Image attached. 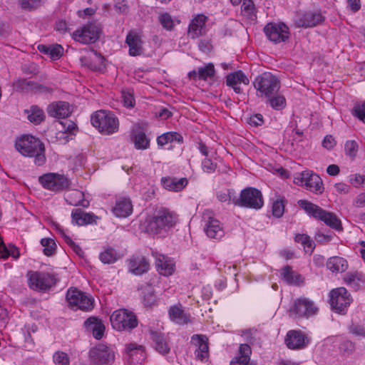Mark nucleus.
<instances>
[{"label":"nucleus","instance_id":"f257e3e1","mask_svg":"<svg viewBox=\"0 0 365 365\" xmlns=\"http://www.w3.org/2000/svg\"><path fill=\"white\" fill-rule=\"evenodd\" d=\"M16 149L24 156L34 158L36 165H43L46 162L45 146L38 138L26 135L16 140Z\"/></svg>","mask_w":365,"mask_h":365},{"label":"nucleus","instance_id":"f03ea898","mask_svg":"<svg viewBox=\"0 0 365 365\" xmlns=\"http://www.w3.org/2000/svg\"><path fill=\"white\" fill-rule=\"evenodd\" d=\"M178 220L176 214L168 209L162 208L145 220V230L150 234H161L173 227Z\"/></svg>","mask_w":365,"mask_h":365},{"label":"nucleus","instance_id":"7ed1b4c3","mask_svg":"<svg viewBox=\"0 0 365 365\" xmlns=\"http://www.w3.org/2000/svg\"><path fill=\"white\" fill-rule=\"evenodd\" d=\"M297 204L309 217L324 222L327 226L336 230H342L341 220L334 213L327 211L307 200H299Z\"/></svg>","mask_w":365,"mask_h":365},{"label":"nucleus","instance_id":"20e7f679","mask_svg":"<svg viewBox=\"0 0 365 365\" xmlns=\"http://www.w3.org/2000/svg\"><path fill=\"white\" fill-rule=\"evenodd\" d=\"M91 124L103 135H112L119 128V120L115 115L105 110H100L91 115Z\"/></svg>","mask_w":365,"mask_h":365},{"label":"nucleus","instance_id":"39448f33","mask_svg":"<svg viewBox=\"0 0 365 365\" xmlns=\"http://www.w3.org/2000/svg\"><path fill=\"white\" fill-rule=\"evenodd\" d=\"M233 204L241 207L259 210L264 205V200L259 190L247 187L240 192V197H233Z\"/></svg>","mask_w":365,"mask_h":365},{"label":"nucleus","instance_id":"423d86ee","mask_svg":"<svg viewBox=\"0 0 365 365\" xmlns=\"http://www.w3.org/2000/svg\"><path fill=\"white\" fill-rule=\"evenodd\" d=\"M257 96L261 98L271 97L278 93L280 88L279 79L270 73H263L258 76L253 82Z\"/></svg>","mask_w":365,"mask_h":365},{"label":"nucleus","instance_id":"0eeeda50","mask_svg":"<svg viewBox=\"0 0 365 365\" xmlns=\"http://www.w3.org/2000/svg\"><path fill=\"white\" fill-rule=\"evenodd\" d=\"M352 301L351 294L344 287L335 288L329 292L331 309L336 314L345 315Z\"/></svg>","mask_w":365,"mask_h":365},{"label":"nucleus","instance_id":"6e6552de","mask_svg":"<svg viewBox=\"0 0 365 365\" xmlns=\"http://www.w3.org/2000/svg\"><path fill=\"white\" fill-rule=\"evenodd\" d=\"M112 327L120 331H130L138 326L135 314L125 309H118L110 316Z\"/></svg>","mask_w":365,"mask_h":365},{"label":"nucleus","instance_id":"1a4fd4ad","mask_svg":"<svg viewBox=\"0 0 365 365\" xmlns=\"http://www.w3.org/2000/svg\"><path fill=\"white\" fill-rule=\"evenodd\" d=\"M38 181L43 188L54 192H61L70 187L71 180L64 175L48 173L39 176Z\"/></svg>","mask_w":365,"mask_h":365},{"label":"nucleus","instance_id":"9d476101","mask_svg":"<svg viewBox=\"0 0 365 365\" xmlns=\"http://www.w3.org/2000/svg\"><path fill=\"white\" fill-rule=\"evenodd\" d=\"M89 358L96 365H111L115 361V352L110 345L99 343L90 349Z\"/></svg>","mask_w":365,"mask_h":365},{"label":"nucleus","instance_id":"9b49d317","mask_svg":"<svg viewBox=\"0 0 365 365\" xmlns=\"http://www.w3.org/2000/svg\"><path fill=\"white\" fill-rule=\"evenodd\" d=\"M294 182L315 194H322L324 190L322 178L312 171L305 170L294 178Z\"/></svg>","mask_w":365,"mask_h":365},{"label":"nucleus","instance_id":"f8f14e48","mask_svg":"<svg viewBox=\"0 0 365 365\" xmlns=\"http://www.w3.org/2000/svg\"><path fill=\"white\" fill-rule=\"evenodd\" d=\"M66 300L70 307L83 311L91 310L93 307V299L76 288H70L66 293Z\"/></svg>","mask_w":365,"mask_h":365},{"label":"nucleus","instance_id":"ddd939ff","mask_svg":"<svg viewBox=\"0 0 365 365\" xmlns=\"http://www.w3.org/2000/svg\"><path fill=\"white\" fill-rule=\"evenodd\" d=\"M101 33V29L96 24H83L72 34L73 38L82 44L96 42Z\"/></svg>","mask_w":365,"mask_h":365},{"label":"nucleus","instance_id":"4468645a","mask_svg":"<svg viewBox=\"0 0 365 365\" xmlns=\"http://www.w3.org/2000/svg\"><path fill=\"white\" fill-rule=\"evenodd\" d=\"M202 220L205 222L204 230L207 237L220 239L225 235L221 222L214 217L212 211L205 210L202 213Z\"/></svg>","mask_w":365,"mask_h":365},{"label":"nucleus","instance_id":"2eb2a0df","mask_svg":"<svg viewBox=\"0 0 365 365\" xmlns=\"http://www.w3.org/2000/svg\"><path fill=\"white\" fill-rule=\"evenodd\" d=\"M29 287L34 290L45 291L56 284L53 276L47 272H32L29 278Z\"/></svg>","mask_w":365,"mask_h":365},{"label":"nucleus","instance_id":"dca6fc26","mask_svg":"<svg viewBox=\"0 0 365 365\" xmlns=\"http://www.w3.org/2000/svg\"><path fill=\"white\" fill-rule=\"evenodd\" d=\"M317 311L318 308L312 301L306 298H299L294 301L292 307L290 308L289 312L297 318H308L315 314Z\"/></svg>","mask_w":365,"mask_h":365},{"label":"nucleus","instance_id":"f3484780","mask_svg":"<svg viewBox=\"0 0 365 365\" xmlns=\"http://www.w3.org/2000/svg\"><path fill=\"white\" fill-rule=\"evenodd\" d=\"M309 341L308 336L301 330H289L284 338L286 346L292 350L303 349L308 346Z\"/></svg>","mask_w":365,"mask_h":365},{"label":"nucleus","instance_id":"a211bd4d","mask_svg":"<svg viewBox=\"0 0 365 365\" xmlns=\"http://www.w3.org/2000/svg\"><path fill=\"white\" fill-rule=\"evenodd\" d=\"M264 31L267 37L275 43L285 41L289 36L287 24H266Z\"/></svg>","mask_w":365,"mask_h":365},{"label":"nucleus","instance_id":"6ab92c4d","mask_svg":"<svg viewBox=\"0 0 365 365\" xmlns=\"http://www.w3.org/2000/svg\"><path fill=\"white\" fill-rule=\"evenodd\" d=\"M143 31L140 29L130 30L125 38V43L129 47V55L131 56H140L143 51Z\"/></svg>","mask_w":365,"mask_h":365},{"label":"nucleus","instance_id":"aec40b11","mask_svg":"<svg viewBox=\"0 0 365 365\" xmlns=\"http://www.w3.org/2000/svg\"><path fill=\"white\" fill-rule=\"evenodd\" d=\"M152 255L155 259V266L159 274L163 276L173 274L175 270V264L170 257L155 252H152Z\"/></svg>","mask_w":365,"mask_h":365},{"label":"nucleus","instance_id":"412c9836","mask_svg":"<svg viewBox=\"0 0 365 365\" xmlns=\"http://www.w3.org/2000/svg\"><path fill=\"white\" fill-rule=\"evenodd\" d=\"M130 138L137 150H145L150 146V139L140 125H135L133 127Z\"/></svg>","mask_w":365,"mask_h":365},{"label":"nucleus","instance_id":"4be33fe9","mask_svg":"<svg viewBox=\"0 0 365 365\" xmlns=\"http://www.w3.org/2000/svg\"><path fill=\"white\" fill-rule=\"evenodd\" d=\"M250 81L242 71L229 73L226 77V85L232 88L236 93H241L242 90L240 85H248Z\"/></svg>","mask_w":365,"mask_h":365},{"label":"nucleus","instance_id":"5701e85b","mask_svg":"<svg viewBox=\"0 0 365 365\" xmlns=\"http://www.w3.org/2000/svg\"><path fill=\"white\" fill-rule=\"evenodd\" d=\"M114 215L118 217H126L133 212V204L128 197H119L116 200L115 206L112 208Z\"/></svg>","mask_w":365,"mask_h":365},{"label":"nucleus","instance_id":"b1692460","mask_svg":"<svg viewBox=\"0 0 365 365\" xmlns=\"http://www.w3.org/2000/svg\"><path fill=\"white\" fill-rule=\"evenodd\" d=\"M215 76V69L212 63H208L203 67H199L197 70H193L188 73L187 76L190 80L207 81L213 78Z\"/></svg>","mask_w":365,"mask_h":365},{"label":"nucleus","instance_id":"393cba45","mask_svg":"<svg viewBox=\"0 0 365 365\" xmlns=\"http://www.w3.org/2000/svg\"><path fill=\"white\" fill-rule=\"evenodd\" d=\"M47 112L51 117L66 118L71 113V110L68 102L58 101L49 105L47 108Z\"/></svg>","mask_w":365,"mask_h":365},{"label":"nucleus","instance_id":"a878e982","mask_svg":"<svg viewBox=\"0 0 365 365\" xmlns=\"http://www.w3.org/2000/svg\"><path fill=\"white\" fill-rule=\"evenodd\" d=\"M71 218L73 224L83 226L96 223V220L98 217L93 213L85 212L81 209L77 208L72 210Z\"/></svg>","mask_w":365,"mask_h":365},{"label":"nucleus","instance_id":"bb28decb","mask_svg":"<svg viewBox=\"0 0 365 365\" xmlns=\"http://www.w3.org/2000/svg\"><path fill=\"white\" fill-rule=\"evenodd\" d=\"M168 314L171 321L179 325H185L190 322V314L185 312L180 304L170 307Z\"/></svg>","mask_w":365,"mask_h":365},{"label":"nucleus","instance_id":"cd10ccee","mask_svg":"<svg viewBox=\"0 0 365 365\" xmlns=\"http://www.w3.org/2000/svg\"><path fill=\"white\" fill-rule=\"evenodd\" d=\"M191 341L197 346V349L195 351L196 358L200 361L207 358L209 349L207 338L205 335L194 334L191 337Z\"/></svg>","mask_w":365,"mask_h":365},{"label":"nucleus","instance_id":"c85d7f7f","mask_svg":"<svg viewBox=\"0 0 365 365\" xmlns=\"http://www.w3.org/2000/svg\"><path fill=\"white\" fill-rule=\"evenodd\" d=\"M150 338L153 341L155 349L162 354H167L170 352V346L168 344L164 334L161 332L150 330Z\"/></svg>","mask_w":365,"mask_h":365},{"label":"nucleus","instance_id":"c756f323","mask_svg":"<svg viewBox=\"0 0 365 365\" xmlns=\"http://www.w3.org/2000/svg\"><path fill=\"white\" fill-rule=\"evenodd\" d=\"M161 184L164 188L169 191L178 192L187 185V180L186 178L177 179L171 177H163L161 178Z\"/></svg>","mask_w":365,"mask_h":365},{"label":"nucleus","instance_id":"7c9ffc66","mask_svg":"<svg viewBox=\"0 0 365 365\" xmlns=\"http://www.w3.org/2000/svg\"><path fill=\"white\" fill-rule=\"evenodd\" d=\"M252 350L247 344H242L239 348V354L230 361V365H252L250 363Z\"/></svg>","mask_w":365,"mask_h":365},{"label":"nucleus","instance_id":"2f4dec72","mask_svg":"<svg viewBox=\"0 0 365 365\" xmlns=\"http://www.w3.org/2000/svg\"><path fill=\"white\" fill-rule=\"evenodd\" d=\"M65 200L68 204L73 206L81 205L87 207L89 205V202L84 199V193L79 190H70L66 195Z\"/></svg>","mask_w":365,"mask_h":365},{"label":"nucleus","instance_id":"473e14b6","mask_svg":"<svg viewBox=\"0 0 365 365\" xmlns=\"http://www.w3.org/2000/svg\"><path fill=\"white\" fill-rule=\"evenodd\" d=\"M130 269L135 274H142L149 269L150 264L148 260L143 256H138L130 259Z\"/></svg>","mask_w":365,"mask_h":365},{"label":"nucleus","instance_id":"72a5a7b5","mask_svg":"<svg viewBox=\"0 0 365 365\" xmlns=\"http://www.w3.org/2000/svg\"><path fill=\"white\" fill-rule=\"evenodd\" d=\"M37 48L41 53L48 55L52 60L59 59L63 53V48L60 44H39Z\"/></svg>","mask_w":365,"mask_h":365},{"label":"nucleus","instance_id":"f704fd0d","mask_svg":"<svg viewBox=\"0 0 365 365\" xmlns=\"http://www.w3.org/2000/svg\"><path fill=\"white\" fill-rule=\"evenodd\" d=\"M85 325L92 331L93 336L96 339H101L105 331V326L102 322L96 317H89L85 322Z\"/></svg>","mask_w":365,"mask_h":365},{"label":"nucleus","instance_id":"c9c22d12","mask_svg":"<svg viewBox=\"0 0 365 365\" xmlns=\"http://www.w3.org/2000/svg\"><path fill=\"white\" fill-rule=\"evenodd\" d=\"M327 267L332 272H344L348 267V263L344 258L334 256L327 260Z\"/></svg>","mask_w":365,"mask_h":365},{"label":"nucleus","instance_id":"e433bc0d","mask_svg":"<svg viewBox=\"0 0 365 365\" xmlns=\"http://www.w3.org/2000/svg\"><path fill=\"white\" fill-rule=\"evenodd\" d=\"M282 279L288 284H299L302 282V276L292 270L289 265L281 269Z\"/></svg>","mask_w":365,"mask_h":365},{"label":"nucleus","instance_id":"4c0bfd02","mask_svg":"<svg viewBox=\"0 0 365 365\" xmlns=\"http://www.w3.org/2000/svg\"><path fill=\"white\" fill-rule=\"evenodd\" d=\"M182 136L177 132H167L157 138V143L158 146H163L169 143L178 142L182 143Z\"/></svg>","mask_w":365,"mask_h":365},{"label":"nucleus","instance_id":"58836bf2","mask_svg":"<svg viewBox=\"0 0 365 365\" xmlns=\"http://www.w3.org/2000/svg\"><path fill=\"white\" fill-rule=\"evenodd\" d=\"M45 118L44 113L42 109L36 106L31 107L30 113L28 115V119L34 124H40Z\"/></svg>","mask_w":365,"mask_h":365},{"label":"nucleus","instance_id":"ea45409f","mask_svg":"<svg viewBox=\"0 0 365 365\" xmlns=\"http://www.w3.org/2000/svg\"><path fill=\"white\" fill-rule=\"evenodd\" d=\"M99 258L104 264H112L117 261L118 257L113 248L108 247L100 254Z\"/></svg>","mask_w":365,"mask_h":365},{"label":"nucleus","instance_id":"a19ab883","mask_svg":"<svg viewBox=\"0 0 365 365\" xmlns=\"http://www.w3.org/2000/svg\"><path fill=\"white\" fill-rule=\"evenodd\" d=\"M270 106L274 110H282L286 106V99L282 95L277 93L271 97L266 98Z\"/></svg>","mask_w":365,"mask_h":365},{"label":"nucleus","instance_id":"79ce46f5","mask_svg":"<svg viewBox=\"0 0 365 365\" xmlns=\"http://www.w3.org/2000/svg\"><path fill=\"white\" fill-rule=\"evenodd\" d=\"M206 24H189L187 34L188 36L195 39L206 33Z\"/></svg>","mask_w":365,"mask_h":365},{"label":"nucleus","instance_id":"37998d69","mask_svg":"<svg viewBox=\"0 0 365 365\" xmlns=\"http://www.w3.org/2000/svg\"><path fill=\"white\" fill-rule=\"evenodd\" d=\"M41 245L43 247V252L45 255L50 257L54 255L56 249L55 241L51 238H42Z\"/></svg>","mask_w":365,"mask_h":365},{"label":"nucleus","instance_id":"c03bdc74","mask_svg":"<svg viewBox=\"0 0 365 365\" xmlns=\"http://www.w3.org/2000/svg\"><path fill=\"white\" fill-rule=\"evenodd\" d=\"M43 2V0H19L21 9L24 10L32 11L39 7Z\"/></svg>","mask_w":365,"mask_h":365},{"label":"nucleus","instance_id":"a18cd8bd","mask_svg":"<svg viewBox=\"0 0 365 365\" xmlns=\"http://www.w3.org/2000/svg\"><path fill=\"white\" fill-rule=\"evenodd\" d=\"M325 20L319 11H309L304 15V21L307 23H322Z\"/></svg>","mask_w":365,"mask_h":365},{"label":"nucleus","instance_id":"49530a36","mask_svg":"<svg viewBox=\"0 0 365 365\" xmlns=\"http://www.w3.org/2000/svg\"><path fill=\"white\" fill-rule=\"evenodd\" d=\"M53 361L56 365L70 364V359L68 354L61 351H57L53 354Z\"/></svg>","mask_w":365,"mask_h":365},{"label":"nucleus","instance_id":"de8ad7c7","mask_svg":"<svg viewBox=\"0 0 365 365\" xmlns=\"http://www.w3.org/2000/svg\"><path fill=\"white\" fill-rule=\"evenodd\" d=\"M272 215L276 217H281L284 212V204L282 200H277L272 204Z\"/></svg>","mask_w":365,"mask_h":365},{"label":"nucleus","instance_id":"09e8293b","mask_svg":"<svg viewBox=\"0 0 365 365\" xmlns=\"http://www.w3.org/2000/svg\"><path fill=\"white\" fill-rule=\"evenodd\" d=\"M60 124L63 127V133H68L74 135L77 131V125L74 122L70 120H65L63 121H61Z\"/></svg>","mask_w":365,"mask_h":365},{"label":"nucleus","instance_id":"8fccbe9b","mask_svg":"<svg viewBox=\"0 0 365 365\" xmlns=\"http://www.w3.org/2000/svg\"><path fill=\"white\" fill-rule=\"evenodd\" d=\"M353 115L365 123V101L354 106Z\"/></svg>","mask_w":365,"mask_h":365},{"label":"nucleus","instance_id":"3c124183","mask_svg":"<svg viewBox=\"0 0 365 365\" xmlns=\"http://www.w3.org/2000/svg\"><path fill=\"white\" fill-rule=\"evenodd\" d=\"M34 83L35 82L31 81H28L26 78H21V79H19L16 82L15 86H16V89H18V90H21V91L31 90L32 91H33V87L34 86Z\"/></svg>","mask_w":365,"mask_h":365},{"label":"nucleus","instance_id":"603ef678","mask_svg":"<svg viewBox=\"0 0 365 365\" xmlns=\"http://www.w3.org/2000/svg\"><path fill=\"white\" fill-rule=\"evenodd\" d=\"M235 195V192L232 190H227V192H218L217 193V198L219 201L222 202H227L229 204H233V197Z\"/></svg>","mask_w":365,"mask_h":365},{"label":"nucleus","instance_id":"864d4df0","mask_svg":"<svg viewBox=\"0 0 365 365\" xmlns=\"http://www.w3.org/2000/svg\"><path fill=\"white\" fill-rule=\"evenodd\" d=\"M358 144L354 140H349L345 143V151L346 155L354 158L357 153Z\"/></svg>","mask_w":365,"mask_h":365},{"label":"nucleus","instance_id":"5fc2aeb1","mask_svg":"<svg viewBox=\"0 0 365 365\" xmlns=\"http://www.w3.org/2000/svg\"><path fill=\"white\" fill-rule=\"evenodd\" d=\"M156 296L153 291L148 290L143 297V304L145 307H152L156 304Z\"/></svg>","mask_w":365,"mask_h":365},{"label":"nucleus","instance_id":"6e6d98bb","mask_svg":"<svg viewBox=\"0 0 365 365\" xmlns=\"http://www.w3.org/2000/svg\"><path fill=\"white\" fill-rule=\"evenodd\" d=\"M230 1L233 5H238L242 1V10L247 14H250L254 8L252 0H230Z\"/></svg>","mask_w":365,"mask_h":365},{"label":"nucleus","instance_id":"4d7b16f0","mask_svg":"<svg viewBox=\"0 0 365 365\" xmlns=\"http://www.w3.org/2000/svg\"><path fill=\"white\" fill-rule=\"evenodd\" d=\"M362 280V274L359 272H348L344 277V281L346 284H353L356 282Z\"/></svg>","mask_w":365,"mask_h":365},{"label":"nucleus","instance_id":"13d9d810","mask_svg":"<svg viewBox=\"0 0 365 365\" xmlns=\"http://www.w3.org/2000/svg\"><path fill=\"white\" fill-rule=\"evenodd\" d=\"M217 163L212 162V160L207 157L202 161V168L204 172L207 173H212L217 168Z\"/></svg>","mask_w":365,"mask_h":365},{"label":"nucleus","instance_id":"bf43d9fd","mask_svg":"<svg viewBox=\"0 0 365 365\" xmlns=\"http://www.w3.org/2000/svg\"><path fill=\"white\" fill-rule=\"evenodd\" d=\"M349 331L351 334L356 336L365 338V327L358 324H352L349 327Z\"/></svg>","mask_w":365,"mask_h":365},{"label":"nucleus","instance_id":"052dcab7","mask_svg":"<svg viewBox=\"0 0 365 365\" xmlns=\"http://www.w3.org/2000/svg\"><path fill=\"white\" fill-rule=\"evenodd\" d=\"M122 98L123 105L127 108H133L135 106V100L133 93L129 91H123Z\"/></svg>","mask_w":365,"mask_h":365},{"label":"nucleus","instance_id":"680f3d73","mask_svg":"<svg viewBox=\"0 0 365 365\" xmlns=\"http://www.w3.org/2000/svg\"><path fill=\"white\" fill-rule=\"evenodd\" d=\"M32 91L36 93H51L53 91V89L46 86L34 83Z\"/></svg>","mask_w":365,"mask_h":365},{"label":"nucleus","instance_id":"e2e57ef3","mask_svg":"<svg viewBox=\"0 0 365 365\" xmlns=\"http://www.w3.org/2000/svg\"><path fill=\"white\" fill-rule=\"evenodd\" d=\"M336 145V142L334 138L330 135H326L322 141V145L324 148L331 150Z\"/></svg>","mask_w":365,"mask_h":365},{"label":"nucleus","instance_id":"0e129e2a","mask_svg":"<svg viewBox=\"0 0 365 365\" xmlns=\"http://www.w3.org/2000/svg\"><path fill=\"white\" fill-rule=\"evenodd\" d=\"M314 238L317 242L324 244L330 242L332 239V236L330 234L318 232L315 235Z\"/></svg>","mask_w":365,"mask_h":365},{"label":"nucleus","instance_id":"69168bd1","mask_svg":"<svg viewBox=\"0 0 365 365\" xmlns=\"http://www.w3.org/2000/svg\"><path fill=\"white\" fill-rule=\"evenodd\" d=\"M264 123L263 116L259 113L255 114L250 118V124L255 126L262 125Z\"/></svg>","mask_w":365,"mask_h":365},{"label":"nucleus","instance_id":"338daca9","mask_svg":"<svg viewBox=\"0 0 365 365\" xmlns=\"http://www.w3.org/2000/svg\"><path fill=\"white\" fill-rule=\"evenodd\" d=\"M334 188L339 193L346 194L349 192L350 186L344 182H338L334 185Z\"/></svg>","mask_w":365,"mask_h":365},{"label":"nucleus","instance_id":"774afa93","mask_svg":"<svg viewBox=\"0 0 365 365\" xmlns=\"http://www.w3.org/2000/svg\"><path fill=\"white\" fill-rule=\"evenodd\" d=\"M354 205L356 207H365V192L356 196L354 201Z\"/></svg>","mask_w":365,"mask_h":365}]
</instances>
